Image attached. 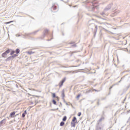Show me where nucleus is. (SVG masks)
I'll list each match as a JSON object with an SVG mask.
<instances>
[{
	"label": "nucleus",
	"mask_w": 130,
	"mask_h": 130,
	"mask_svg": "<svg viewBox=\"0 0 130 130\" xmlns=\"http://www.w3.org/2000/svg\"><path fill=\"white\" fill-rule=\"evenodd\" d=\"M76 123H77V118L74 117L72 119V122H71V125L72 127H76Z\"/></svg>",
	"instance_id": "1"
},
{
	"label": "nucleus",
	"mask_w": 130,
	"mask_h": 130,
	"mask_svg": "<svg viewBox=\"0 0 130 130\" xmlns=\"http://www.w3.org/2000/svg\"><path fill=\"white\" fill-rule=\"evenodd\" d=\"M64 82H66V78L63 79L61 80V82L59 83V87H61V86H62L63 85V83Z\"/></svg>",
	"instance_id": "2"
},
{
	"label": "nucleus",
	"mask_w": 130,
	"mask_h": 130,
	"mask_svg": "<svg viewBox=\"0 0 130 130\" xmlns=\"http://www.w3.org/2000/svg\"><path fill=\"white\" fill-rule=\"evenodd\" d=\"M15 114H16V112L14 111L11 112L10 114V117L11 118L15 117Z\"/></svg>",
	"instance_id": "3"
},
{
	"label": "nucleus",
	"mask_w": 130,
	"mask_h": 130,
	"mask_svg": "<svg viewBox=\"0 0 130 130\" xmlns=\"http://www.w3.org/2000/svg\"><path fill=\"white\" fill-rule=\"evenodd\" d=\"M3 123H6V119H4L0 121V125L3 124Z\"/></svg>",
	"instance_id": "4"
},
{
	"label": "nucleus",
	"mask_w": 130,
	"mask_h": 130,
	"mask_svg": "<svg viewBox=\"0 0 130 130\" xmlns=\"http://www.w3.org/2000/svg\"><path fill=\"white\" fill-rule=\"evenodd\" d=\"M7 53L5 52L4 53H3L2 54V56L3 57H7Z\"/></svg>",
	"instance_id": "5"
},
{
	"label": "nucleus",
	"mask_w": 130,
	"mask_h": 130,
	"mask_svg": "<svg viewBox=\"0 0 130 130\" xmlns=\"http://www.w3.org/2000/svg\"><path fill=\"white\" fill-rule=\"evenodd\" d=\"M27 114V111L25 110L24 112L22 114V117L24 118L25 117V116Z\"/></svg>",
	"instance_id": "6"
},
{
	"label": "nucleus",
	"mask_w": 130,
	"mask_h": 130,
	"mask_svg": "<svg viewBox=\"0 0 130 130\" xmlns=\"http://www.w3.org/2000/svg\"><path fill=\"white\" fill-rule=\"evenodd\" d=\"M15 52H16V54H18V53H20V49H17L16 50Z\"/></svg>",
	"instance_id": "7"
},
{
	"label": "nucleus",
	"mask_w": 130,
	"mask_h": 130,
	"mask_svg": "<svg viewBox=\"0 0 130 130\" xmlns=\"http://www.w3.org/2000/svg\"><path fill=\"white\" fill-rule=\"evenodd\" d=\"M60 126H63V125H64V122L62 121L60 123Z\"/></svg>",
	"instance_id": "8"
},
{
	"label": "nucleus",
	"mask_w": 130,
	"mask_h": 130,
	"mask_svg": "<svg viewBox=\"0 0 130 130\" xmlns=\"http://www.w3.org/2000/svg\"><path fill=\"white\" fill-rule=\"evenodd\" d=\"M63 121H67V116H64L62 118Z\"/></svg>",
	"instance_id": "9"
},
{
	"label": "nucleus",
	"mask_w": 130,
	"mask_h": 130,
	"mask_svg": "<svg viewBox=\"0 0 130 130\" xmlns=\"http://www.w3.org/2000/svg\"><path fill=\"white\" fill-rule=\"evenodd\" d=\"M11 51V50H10V49H8V50H7L6 51H5V52L7 54H8V53H10V52Z\"/></svg>",
	"instance_id": "10"
},
{
	"label": "nucleus",
	"mask_w": 130,
	"mask_h": 130,
	"mask_svg": "<svg viewBox=\"0 0 130 130\" xmlns=\"http://www.w3.org/2000/svg\"><path fill=\"white\" fill-rule=\"evenodd\" d=\"M12 57H14V56L9 57L6 60H10Z\"/></svg>",
	"instance_id": "11"
},
{
	"label": "nucleus",
	"mask_w": 130,
	"mask_h": 130,
	"mask_svg": "<svg viewBox=\"0 0 130 130\" xmlns=\"http://www.w3.org/2000/svg\"><path fill=\"white\" fill-rule=\"evenodd\" d=\"M27 53L28 54H33V53H34V52L29 51V52H27Z\"/></svg>",
	"instance_id": "12"
},
{
	"label": "nucleus",
	"mask_w": 130,
	"mask_h": 130,
	"mask_svg": "<svg viewBox=\"0 0 130 130\" xmlns=\"http://www.w3.org/2000/svg\"><path fill=\"white\" fill-rule=\"evenodd\" d=\"M80 97H81V94H79L77 96L76 98H77V99H79Z\"/></svg>",
	"instance_id": "13"
},
{
	"label": "nucleus",
	"mask_w": 130,
	"mask_h": 130,
	"mask_svg": "<svg viewBox=\"0 0 130 130\" xmlns=\"http://www.w3.org/2000/svg\"><path fill=\"white\" fill-rule=\"evenodd\" d=\"M52 95L53 98H55V97H56L55 96V93H52Z\"/></svg>",
	"instance_id": "14"
},
{
	"label": "nucleus",
	"mask_w": 130,
	"mask_h": 130,
	"mask_svg": "<svg viewBox=\"0 0 130 130\" xmlns=\"http://www.w3.org/2000/svg\"><path fill=\"white\" fill-rule=\"evenodd\" d=\"M14 53H15V51H12L11 52L10 54H11V55H13V54H14Z\"/></svg>",
	"instance_id": "15"
},
{
	"label": "nucleus",
	"mask_w": 130,
	"mask_h": 130,
	"mask_svg": "<svg viewBox=\"0 0 130 130\" xmlns=\"http://www.w3.org/2000/svg\"><path fill=\"white\" fill-rule=\"evenodd\" d=\"M52 102L55 105L56 104V101H55V100H53Z\"/></svg>",
	"instance_id": "16"
},
{
	"label": "nucleus",
	"mask_w": 130,
	"mask_h": 130,
	"mask_svg": "<svg viewBox=\"0 0 130 130\" xmlns=\"http://www.w3.org/2000/svg\"><path fill=\"white\" fill-rule=\"evenodd\" d=\"M81 115H82V113H81V112H79L78 114V116H81Z\"/></svg>",
	"instance_id": "17"
},
{
	"label": "nucleus",
	"mask_w": 130,
	"mask_h": 130,
	"mask_svg": "<svg viewBox=\"0 0 130 130\" xmlns=\"http://www.w3.org/2000/svg\"><path fill=\"white\" fill-rule=\"evenodd\" d=\"M12 21H10L9 22H6V24H10V23H12Z\"/></svg>",
	"instance_id": "18"
},
{
	"label": "nucleus",
	"mask_w": 130,
	"mask_h": 130,
	"mask_svg": "<svg viewBox=\"0 0 130 130\" xmlns=\"http://www.w3.org/2000/svg\"><path fill=\"white\" fill-rule=\"evenodd\" d=\"M14 56H18V55L15 54V55H14Z\"/></svg>",
	"instance_id": "19"
},
{
	"label": "nucleus",
	"mask_w": 130,
	"mask_h": 130,
	"mask_svg": "<svg viewBox=\"0 0 130 130\" xmlns=\"http://www.w3.org/2000/svg\"><path fill=\"white\" fill-rule=\"evenodd\" d=\"M18 115H19V114L16 115L15 116H18Z\"/></svg>",
	"instance_id": "20"
},
{
	"label": "nucleus",
	"mask_w": 130,
	"mask_h": 130,
	"mask_svg": "<svg viewBox=\"0 0 130 130\" xmlns=\"http://www.w3.org/2000/svg\"><path fill=\"white\" fill-rule=\"evenodd\" d=\"M62 94L63 95V96H64V93H63Z\"/></svg>",
	"instance_id": "21"
},
{
	"label": "nucleus",
	"mask_w": 130,
	"mask_h": 130,
	"mask_svg": "<svg viewBox=\"0 0 130 130\" xmlns=\"http://www.w3.org/2000/svg\"><path fill=\"white\" fill-rule=\"evenodd\" d=\"M94 91H97V90H94Z\"/></svg>",
	"instance_id": "22"
}]
</instances>
